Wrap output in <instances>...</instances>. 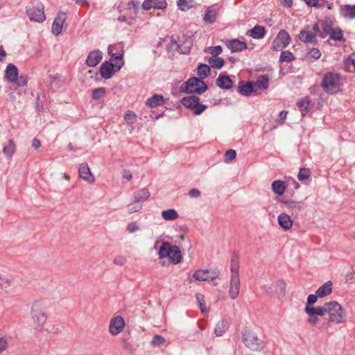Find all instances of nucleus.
<instances>
[{"instance_id": "1", "label": "nucleus", "mask_w": 355, "mask_h": 355, "mask_svg": "<svg viewBox=\"0 0 355 355\" xmlns=\"http://www.w3.org/2000/svg\"><path fill=\"white\" fill-rule=\"evenodd\" d=\"M321 87L324 91L329 94H336L342 90L343 82L339 73L329 71L322 78Z\"/></svg>"}, {"instance_id": "2", "label": "nucleus", "mask_w": 355, "mask_h": 355, "mask_svg": "<svg viewBox=\"0 0 355 355\" xmlns=\"http://www.w3.org/2000/svg\"><path fill=\"white\" fill-rule=\"evenodd\" d=\"M31 313L35 329L42 330L47 320L44 303L42 301L34 302L31 306Z\"/></svg>"}, {"instance_id": "3", "label": "nucleus", "mask_w": 355, "mask_h": 355, "mask_svg": "<svg viewBox=\"0 0 355 355\" xmlns=\"http://www.w3.org/2000/svg\"><path fill=\"white\" fill-rule=\"evenodd\" d=\"M239 259L236 255H234L231 259L230 270H231V280L230 284V297L234 300L239 294L240 288V279L239 275Z\"/></svg>"}, {"instance_id": "4", "label": "nucleus", "mask_w": 355, "mask_h": 355, "mask_svg": "<svg viewBox=\"0 0 355 355\" xmlns=\"http://www.w3.org/2000/svg\"><path fill=\"white\" fill-rule=\"evenodd\" d=\"M327 313L329 315L328 320L337 324L346 321L347 314L342 306L336 301L326 302Z\"/></svg>"}, {"instance_id": "5", "label": "nucleus", "mask_w": 355, "mask_h": 355, "mask_svg": "<svg viewBox=\"0 0 355 355\" xmlns=\"http://www.w3.org/2000/svg\"><path fill=\"white\" fill-rule=\"evenodd\" d=\"M207 89V86L203 80L196 78H190L187 81L184 83L180 87L181 92L193 94L196 93L201 94Z\"/></svg>"}, {"instance_id": "6", "label": "nucleus", "mask_w": 355, "mask_h": 355, "mask_svg": "<svg viewBox=\"0 0 355 355\" xmlns=\"http://www.w3.org/2000/svg\"><path fill=\"white\" fill-rule=\"evenodd\" d=\"M242 340L244 345L252 351H261L265 347L264 342L250 330L243 333Z\"/></svg>"}, {"instance_id": "7", "label": "nucleus", "mask_w": 355, "mask_h": 355, "mask_svg": "<svg viewBox=\"0 0 355 355\" xmlns=\"http://www.w3.org/2000/svg\"><path fill=\"white\" fill-rule=\"evenodd\" d=\"M181 102L185 107L193 110L195 115L201 114L207 108L206 105L200 104V98L194 95L182 98Z\"/></svg>"}, {"instance_id": "8", "label": "nucleus", "mask_w": 355, "mask_h": 355, "mask_svg": "<svg viewBox=\"0 0 355 355\" xmlns=\"http://www.w3.org/2000/svg\"><path fill=\"white\" fill-rule=\"evenodd\" d=\"M26 10L29 19L32 21L41 23L46 19L44 6L41 3H37L35 6H28Z\"/></svg>"}, {"instance_id": "9", "label": "nucleus", "mask_w": 355, "mask_h": 355, "mask_svg": "<svg viewBox=\"0 0 355 355\" xmlns=\"http://www.w3.org/2000/svg\"><path fill=\"white\" fill-rule=\"evenodd\" d=\"M291 40L288 33L285 30H281L273 41L272 49L274 51H280L286 48Z\"/></svg>"}, {"instance_id": "10", "label": "nucleus", "mask_w": 355, "mask_h": 355, "mask_svg": "<svg viewBox=\"0 0 355 355\" xmlns=\"http://www.w3.org/2000/svg\"><path fill=\"white\" fill-rule=\"evenodd\" d=\"M125 322L121 316H116L110 322L109 331L112 336H116L123 331Z\"/></svg>"}, {"instance_id": "11", "label": "nucleus", "mask_w": 355, "mask_h": 355, "mask_svg": "<svg viewBox=\"0 0 355 355\" xmlns=\"http://www.w3.org/2000/svg\"><path fill=\"white\" fill-rule=\"evenodd\" d=\"M218 276V272L209 270H198L193 275V277L198 281L213 280L216 279Z\"/></svg>"}, {"instance_id": "12", "label": "nucleus", "mask_w": 355, "mask_h": 355, "mask_svg": "<svg viewBox=\"0 0 355 355\" xmlns=\"http://www.w3.org/2000/svg\"><path fill=\"white\" fill-rule=\"evenodd\" d=\"M66 19L67 14L65 12H61L58 14L52 24V33L53 35H58L61 33Z\"/></svg>"}, {"instance_id": "13", "label": "nucleus", "mask_w": 355, "mask_h": 355, "mask_svg": "<svg viewBox=\"0 0 355 355\" xmlns=\"http://www.w3.org/2000/svg\"><path fill=\"white\" fill-rule=\"evenodd\" d=\"M78 173L80 178L89 183H93L95 181V178L91 173L88 164L85 162L80 165Z\"/></svg>"}, {"instance_id": "14", "label": "nucleus", "mask_w": 355, "mask_h": 355, "mask_svg": "<svg viewBox=\"0 0 355 355\" xmlns=\"http://www.w3.org/2000/svg\"><path fill=\"white\" fill-rule=\"evenodd\" d=\"M138 3H135L134 1L128 2L127 4L128 11L130 12L129 15H121L119 17L118 19L120 21H128L132 20L137 13Z\"/></svg>"}, {"instance_id": "15", "label": "nucleus", "mask_w": 355, "mask_h": 355, "mask_svg": "<svg viewBox=\"0 0 355 355\" xmlns=\"http://www.w3.org/2000/svg\"><path fill=\"white\" fill-rule=\"evenodd\" d=\"M103 58V53L99 50H94L91 51L86 60V64L88 67H94L96 66Z\"/></svg>"}, {"instance_id": "16", "label": "nucleus", "mask_w": 355, "mask_h": 355, "mask_svg": "<svg viewBox=\"0 0 355 355\" xmlns=\"http://www.w3.org/2000/svg\"><path fill=\"white\" fill-rule=\"evenodd\" d=\"M226 46L232 53L239 52L248 48L245 42L238 39H232L227 41Z\"/></svg>"}, {"instance_id": "17", "label": "nucleus", "mask_w": 355, "mask_h": 355, "mask_svg": "<svg viewBox=\"0 0 355 355\" xmlns=\"http://www.w3.org/2000/svg\"><path fill=\"white\" fill-rule=\"evenodd\" d=\"M309 26H306V29L301 30L299 34V39L304 43H313L317 42V38L315 35L309 31Z\"/></svg>"}, {"instance_id": "18", "label": "nucleus", "mask_w": 355, "mask_h": 355, "mask_svg": "<svg viewBox=\"0 0 355 355\" xmlns=\"http://www.w3.org/2000/svg\"><path fill=\"white\" fill-rule=\"evenodd\" d=\"M115 67L112 64L105 62L100 67V74L105 79H110L112 77L115 71Z\"/></svg>"}, {"instance_id": "19", "label": "nucleus", "mask_w": 355, "mask_h": 355, "mask_svg": "<svg viewBox=\"0 0 355 355\" xmlns=\"http://www.w3.org/2000/svg\"><path fill=\"white\" fill-rule=\"evenodd\" d=\"M279 225L285 231L290 230L293 226V220L289 215L282 213L277 217Z\"/></svg>"}, {"instance_id": "20", "label": "nucleus", "mask_w": 355, "mask_h": 355, "mask_svg": "<svg viewBox=\"0 0 355 355\" xmlns=\"http://www.w3.org/2000/svg\"><path fill=\"white\" fill-rule=\"evenodd\" d=\"M304 311L310 316L320 315L323 316L327 313L326 303L322 306L314 307L312 306H306Z\"/></svg>"}, {"instance_id": "21", "label": "nucleus", "mask_w": 355, "mask_h": 355, "mask_svg": "<svg viewBox=\"0 0 355 355\" xmlns=\"http://www.w3.org/2000/svg\"><path fill=\"white\" fill-rule=\"evenodd\" d=\"M237 90L239 93H240L243 96H250L251 94L254 93L257 94V91L254 89L253 85V83L247 82L245 84L239 85L238 86Z\"/></svg>"}, {"instance_id": "22", "label": "nucleus", "mask_w": 355, "mask_h": 355, "mask_svg": "<svg viewBox=\"0 0 355 355\" xmlns=\"http://www.w3.org/2000/svg\"><path fill=\"white\" fill-rule=\"evenodd\" d=\"M216 85L221 89H229L232 86V81L228 76L220 73L216 79Z\"/></svg>"}, {"instance_id": "23", "label": "nucleus", "mask_w": 355, "mask_h": 355, "mask_svg": "<svg viewBox=\"0 0 355 355\" xmlns=\"http://www.w3.org/2000/svg\"><path fill=\"white\" fill-rule=\"evenodd\" d=\"M149 196V191L146 188L141 189L134 193V202L141 204L146 201Z\"/></svg>"}, {"instance_id": "24", "label": "nucleus", "mask_w": 355, "mask_h": 355, "mask_svg": "<svg viewBox=\"0 0 355 355\" xmlns=\"http://www.w3.org/2000/svg\"><path fill=\"white\" fill-rule=\"evenodd\" d=\"M5 73L8 80L12 83L17 79L18 69L15 64L10 63L7 65Z\"/></svg>"}, {"instance_id": "25", "label": "nucleus", "mask_w": 355, "mask_h": 355, "mask_svg": "<svg viewBox=\"0 0 355 355\" xmlns=\"http://www.w3.org/2000/svg\"><path fill=\"white\" fill-rule=\"evenodd\" d=\"M170 254H171L168 256L170 262L174 264H177L181 262L182 257L179 247L177 245H173Z\"/></svg>"}, {"instance_id": "26", "label": "nucleus", "mask_w": 355, "mask_h": 355, "mask_svg": "<svg viewBox=\"0 0 355 355\" xmlns=\"http://www.w3.org/2000/svg\"><path fill=\"white\" fill-rule=\"evenodd\" d=\"M332 292V282L328 281L322 286H320L316 291L315 293L319 297H324Z\"/></svg>"}, {"instance_id": "27", "label": "nucleus", "mask_w": 355, "mask_h": 355, "mask_svg": "<svg viewBox=\"0 0 355 355\" xmlns=\"http://www.w3.org/2000/svg\"><path fill=\"white\" fill-rule=\"evenodd\" d=\"M110 61L109 63L112 64L115 67V71H119L124 64L123 54L112 53Z\"/></svg>"}, {"instance_id": "28", "label": "nucleus", "mask_w": 355, "mask_h": 355, "mask_svg": "<svg viewBox=\"0 0 355 355\" xmlns=\"http://www.w3.org/2000/svg\"><path fill=\"white\" fill-rule=\"evenodd\" d=\"M164 98L163 96L159 94H155L150 98H148L146 104L149 107H156L163 104Z\"/></svg>"}, {"instance_id": "29", "label": "nucleus", "mask_w": 355, "mask_h": 355, "mask_svg": "<svg viewBox=\"0 0 355 355\" xmlns=\"http://www.w3.org/2000/svg\"><path fill=\"white\" fill-rule=\"evenodd\" d=\"M250 35L254 39H261L265 36L266 29L263 26L256 25L250 31Z\"/></svg>"}, {"instance_id": "30", "label": "nucleus", "mask_w": 355, "mask_h": 355, "mask_svg": "<svg viewBox=\"0 0 355 355\" xmlns=\"http://www.w3.org/2000/svg\"><path fill=\"white\" fill-rule=\"evenodd\" d=\"M173 246V245H171L168 242L162 243L158 252L159 258L161 259L166 257L168 258Z\"/></svg>"}, {"instance_id": "31", "label": "nucleus", "mask_w": 355, "mask_h": 355, "mask_svg": "<svg viewBox=\"0 0 355 355\" xmlns=\"http://www.w3.org/2000/svg\"><path fill=\"white\" fill-rule=\"evenodd\" d=\"M269 79L268 77L266 75L261 76L257 80L255 83H253L254 89L257 90V88L259 89H266L268 87Z\"/></svg>"}, {"instance_id": "32", "label": "nucleus", "mask_w": 355, "mask_h": 355, "mask_svg": "<svg viewBox=\"0 0 355 355\" xmlns=\"http://www.w3.org/2000/svg\"><path fill=\"white\" fill-rule=\"evenodd\" d=\"M16 151V145L13 139H9L7 146H3V153L8 158H11Z\"/></svg>"}, {"instance_id": "33", "label": "nucleus", "mask_w": 355, "mask_h": 355, "mask_svg": "<svg viewBox=\"0 0 355 355\" xmlns=\"http://www.w3.org/2000/svg\"><path fill=\"white\" fill-rule=\"evenodd\" d=\"M217 12L215 9L208 8L203 17V20L208 24H213L216 19Z\"/></svg>"}, {"instance_id": "34", "label": "nucleus", "mask_w": 355, "mask_h": 355, "mask_svg": "<svg viewBox=\"0 0 355 355\" xmlns=\"http://www.w3.org/2000/svg\"><path fill=\"white\" fill-rule=\"evenodd\" d=\"M272 189L275 193L282 196L285 191V184L282 180H275L272 183Z\"/></svg>"}, {"instance_id": "35", "label": "nucleus", "mask_w": 355, "mask_h": 355, "mask_svg": "<svg viewBox=\"0 0 355 355\" xmlns=\"http://www.w3.org/2000/svg\"><path fill=\"white\" fill-rule=\"evenodd\" d=\"M333 24L331 21H323L322 22V33L319 35V37L324 38L327 35H329L333 31Z\"/></svg>"}, {"instance_id": "36", "label": "nucleus", "mask_w": 355, "mask_h": 355, "mask_svg": "<svg viewBox=\"0 0 355 355\" xmlns=\"http://www.w3.org/2000/svg\"><path fill=\"white\" fill-rule=\"evenodd\" d=\"M229 324L226 320H222L218 322L215 328V334L216 336H221L228 329Z\"/></svg>"}, {"instance_id": "37", "label": "nucleus", "mask_w": 355, "mask_h": 355, "mask_svg": "<svg viewBox=\"0 0 355 355\" xmlns=\"http://www.w3.org/2000/svg\"><path fill=\"white\" fill-rule=\"evenodd\" d=\"M310 103L311 100L309 97L302 98L297 103V106L299 107L301 114L303 116H304L307 113Z\"/></svg>"}, {"instance_id": "38", "label": "nucleus", "mask_w": 355, "mask_h": 355, "mask_svg": "<svg viewBox=\"0 0 355 355\" xmlns=\"http://www.w3.org/2000/svg\"><path fill=\"white\" fill-rule=\"evenodd\" d=\"M208 62L211 67L217 69L222 68L225 63L224 60L218 56H211L208 60Z\"/></svg>"}, {"instance_id": "39", "label": "nucleus", "mask_w": 355, "mask_h": 355, "mask_svg": "<svg viewBox=\"0 0 355 355\" xmlns=\"http://www.w3.org/2000/svg\"><path fill=\"white\" fill-rule=\"evenodd\" d=\"M284 204L293 211H297L304 208V203L302 202L289 200L284 201Z\"/></svg>"}, {"instance_id": "40", "label": "nucleus", "mask_w": 355, "mask_h": 355, "mask_svg": "<svg viewBox=\"0 0 355 355\" xmlns=\"http://www.w3.org/2000/svg\"><path fill=\"white\" fill-rule=\"evenodd\" d=\"M210 73V67L206 64H200L197 69V73L200 79L207 78Z\"/></svg>"}, {"instance_id": "41", "label": "nucleus", "mask_w": 355, "mask_h": 355, "mask_svg": "<svg viewBox=\"0 0 355 355\" xmlns=\"http://www.w3.org/2000/svg\"><path fill=\"white\" fill-rule=\"evenodd\" d=\"M162 216L166 220H174L178 218V214L175 209H170L163 211Z\"/></svg>"}, {"instance_id": "42", "label": "nucleus", "mask_w": 355, "mask_h": 355, "mask_svg": "<svg viewBox=\"0 0 355 355\" xmlns=\"http://www.w3.org/2000/svg\"><path fill=\"white\" fill-rule=\"evenodd\" d=\"M342 15L349 19L355 18V5H347L341 10Z\"/></svg>"}, {"instance_id": "43", "label": "nucleus", "mask_w": 355, "mask_h": 355, "mask_svg": "<svg viewBox=\"0 0 355 355\" xmlns=\"http://www.w3.org/2000/svg\"><path fill=\"white\" fill-rule=\"evenodd\" d=\"M329 36H330V38L334 41L344 40L343 31L339 28L333 29V31H331Z\"/></svg>"}, {"instance_id": "44", "label": "nucleus", "mask_w": 355, "mask_h": 355, "mask_svg": "<svg viewBox=\"0 0 355 355\" xmlns=\"http://www.w3.org/2000/svg\"><path fill=\"white\" fill-rule=\"evenodd\" d=\"M295 60V57L293 53L288 51H282L279 57L280 62H290Z\"/></svg>"}, {"instance_id": "45", "label": "nucleus", "mask_w": 355, "mask_h": 355, "mask_svg": "<svg viewBox=\"0 0 355 355\" xmlns=\"http://www.w3.org/2000/svg\"><path fill=\"white\" fill-rule=\"evenodd\" d=\"M311 173L309 169L306 168H300L297 174V178L300 181H304L309 179L311 177Z\"/></svg>"}, {"instance_id": "46", "label": "nucleus", "mask_w": 355, "mask_h": 355, "mask_svg": "<svg viewBox=\"0 0 355 355\" xmlns=\"http://www.w3.org/2000/svg\"><path fill=\"white\" fill-rule=\"evenodd\" d=\"M165 343H166V340L163 336H159V335H155L153 336V338L150 342V344H151V345H153L154 347H156V346L159 347V346L164 345Z\"/></svg>"}, {"instance_id": "47", "label": "nucleus", "mask_w": 355, "mask_h": 355, "mask_svg": "<svg viewBox=\"0 0 355 355\" xmlns=\"http://www.w3.org/2000/svg\"><path fill=\"white\" fill-rule=\"evenodd\" d=\"M106 90L104 87H98L92 91V98L98 100L105 94Z\"/></svg>"}, {"instance_id": "48", "label": "nucleus", "mask_w": 355, "mask_h": 355, "mask_svg": "<svg viewBox=\"0 0 355 355\" xmlns=\"http://www.w3.org/2000/svg\"><path fill=\"white\" fill-rule=\"evenodd\" d=\"M192 0H178V6L180 10L184 11L187 10L192 6Z\"/></svg>"}, {"instance_id": "49", "label": "nucleus", "mask_w": 355, "mask_h": 355, "mask_svg": "<svg viewBox=\"0 0 355 355\" xmlns=\"http://www.w3.org/2000/svg\"><path fill=\"white\" fill-rule=\"evenodd\" d=\"M196 300L198 301V305L200 308V310L202 313H207V309L205 306V300H204V295L201 293H197L196 295Z\"/></svg>"}, {"instance_id": "50", "label": "nucleus", "mask_w": 355, "mask_h": 355, "mask_svg": "<svg viewBox=\"0 0 355 355\" xmlns=\"http://www.w3.org/2000/svg\"><path fill=\"white\" fill-rule=\"evenodd\" d=\"M205 51L211 54L212 56H217L222 53V47L220 45L211 46L205 49Z\"/></svg>"}, {"instance_id": "51", "label": "nucleus", "mask_w": 355, "mask_h": 355, "mask_svg": "<svg viewBox=\"0 0 355 355\" xmlns=\"http://www.w3.org/2000/svg\"><path fill=\"white\" fill-rule=\"evenodd\" d=\"M124 120L129 124H133L136 121V115L132 111H128L124 114Z\"/></svg>"}, {"instance_id": "52", "label": "nucleus", "mask_w": 355, "mask_h": 355, "mask_svg": "<svg viewBox=\"0 0 355 355\" xmlns=\"http://www.w3.org/2000/svg\"><path fill=\"white\" fill-rule=\"evenodd\" d=\"M12 281L8 278H4L1 277L0 280V289L7 291L10 287Z\"/></svg>"}, {"instance_id": "53", "label": "nucleus", "mask_w": 355, "mask_h": 355, "mask_svg": "<svg viewBox=\"0 0 355 355\" xmlns=\"http://www.w3.org/2000/svg\"><path fill=\"white\" fill-rule=\"evenodd\" d=\"M321 56V53L320 50L317 48H311L307 53V57H310L315 60L320 58Z\"/></svg>"}, {"instance_id": "54", "label": "nucleus", "mask_w": 355, "mask_h": 355, "mask_svg": "<svg viewBox=\"0 0 355 355\" xmlns=\"http://www.w3.org/2000/svg\"><path fill=\"white\" fill-rule=\"evenodd\" d=\"M152 2L153 8L157 9H164L167 6V3L165 0H153Z\"/></svg>"}, {"instance_id": "55", "label": "nucleus", "mask_w": 355, "mask_h": 355, "mask_svg": "<svg viewBox=\"0 0 355 355\" xmlns=\"http://www.w3.org/2000/svg\"><path fill=\"white\" fill-rule=\"evenodd\" d=\"M236 155V151L233 149H230V150H227L225 154V161L226 162H230V161L233 160L234 159H235Z\"/></svg>"}, {"instance_id": "56", "label": "nucleus", "mask_w": 355, "mask_h": 355, "mask_svg": "<svg viewBox=\"0 0 355 355\" xmlns=\"http://www.w3.org/2000/svg\"><path fill=\"white\" fill-rule=\"evenodd\" d=\"M276 288L277 291H279V293L282 295L284 294L285 290H286V283L282 279H279L276 282Z\"/></svg>"}, {"instance_id": "57", "label": "nucleus", "mask_w": 355, "mask_h": 355, "mask_svg": "<svg viewBox=\"0 0 355 355\" xmlns=\"http://www.w3.org/2000/svg\"><path fill=\"white\" fill-rule=\"evenodd\" d=\"M123 348L130 353H133L135 350L133 346L128 341V339L126 338L123 339Z\"/></svg>"}, {"instance_id": "58", "label": "nucleus", "mask_w": 355, "mask_h": 355, "mask_svg": "<svg viewBox=\"0 0 355 355\" xmlns=\"http://www.w3.org/2000/svg\"><path fill=\"white\" fill-rule=\"evenodd\" d=\"M139 227L136 222H132L127 225V230L129 233H134L139 230Z\"/></svg>"}, {"instance_id": "59", "label": "nucleus", "mask_w": 355, "mask_h": 355, "mask_svg": "<svg viewBox=\"0 0 355 355\" xmlns=\"http://www.w3.org/2000/svg\"><path fill=\"white\" fill-rule=\"evenodd\" d=\"M318 295L315 293V295L311 294L308 296L307 298V303L306 306H311L312 304H315L318 300Z\"/></svg>"}, {"instance_id": "60", "label": "nucleus", "mask_w": 355, "mask_h": 355, "mask_svg": "<svg viewBox=\"0 0 355 355\" xmlns=\"http://www.w3.org/2000/svg\"><path fill=\"white\" fill-rule=\"evenodd\" d=\"M318 6L316 8H322L327 6L329 9L331 8L332 3H329L326 0H318Z\"/></svg>"}, {"instance_id": "61", "label": "nucleus", "mask_w": 355, "mask_h": 355, "mask_svg": "<svg viewBox=\"0 0 355 355\" xmlns=\"http://www.w3.org/2000/svg\"><path fill=\"white\" fill-rule=\"evenodd\" d=\"M126 262V259L123 256H117L114 259V263L117 266H123Z\"/></svg>"}, {"instance_id": "62", "label": "nucleus", "mask_w": 355, "mask_h": 355, "mask_svg": "<svg viewBox=\"0 0 355 355\" xmlns=\"http://www.w3.org/2000/svg\"><path fill=\"white\" fill-rule=\"evenodd\" d=\"M288 114V112L286 110H282L279 112L278 115V118L277 119V121L283 123L286 119V116Z\"/></svg>"}, {"instance_id": "63", "label": "nucleus", "mask_w": 355, "mask_h": 355, "mask_svg": "<svg viewBox=\"0 0 355 355\" xmlns=\"http://www.w3.org/2000/svg\"><path fill=\"white\" fill-rule=\"evenodd\" d=\"M13 83H15L19 87H22L27 84V80L24 77H23V76L18 77V76H17V79Z\"/></svg>"}, {"instance_id": "64", "label": "nucleus", "mask_w": 355, "mask_h": 355, "mask_svg": "<svg viewBox=\"0 0 355 355\" xmlns=\"http://www.w3.org/2000/svg\"><path fill=\"white\" fill-rule=\"evenodd\" d=\"M313 34L315 35V37H319V35L322 33L318 24H315L313 26L311 31Z\"/></svg>"}]
</instances>
